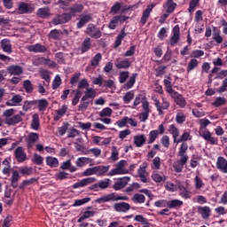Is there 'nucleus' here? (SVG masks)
I'll list each match as a JSON object with an SVG mask.
<instances>
[{"mask_svg":"<svg viewBox=\"0 0 227 227\" xmlns=\"http://www.w3.org/2000/svg\"><path fill=\"white\" fill-rule=\"evenodd\" d=\"M77 90H86L84 91V95L81 98L80 105L78 106V111L82 113L86 111L88 107H90V103L93 102L95 97H97V90L93 88H90V83L86 78L82 79L78 82V89Z\"/></svg>","mask_w":227,"mask_h":227,"instance_id":"nucleus-1","label":"nucleus"},{"mask_svg":"<svg viewBox=\"0 0 227 227\" xmlns=\"http://www.w3.org/2000/svg\"><path fill=\"white\" fill-rule=\"evenodd\" d=\"M187 144H182L180 150L178 152V156L181 157L179 160L176 161L173 164V168L176 171V173H182V169H184V166L187 164V160H189V156H187Z\"/></svg>","mask_w":227,"mask_h":227,"instance_id":"nucleus-2","label":"nucleus"},{"mask_svg":"<svg viewBox=\"0 0 227 227\" xmlns=\"http://www.w3.org/2000/svg\"><path fill=\"white\" fill-rule=\"evenodd\" d=\"M121 200L127 201L129 200V197L116 195V193L113 192L97 200L98 203H106L107 201H121Z\"/></svg>","mask_w":227,"mask_h":227,"instance_id":"nucleus-3","label":"nucleus"},{"mask_svg":"<svg viewBox=\"0 0 227 227\" xmlns=\"http://www.w3.org/2000/svg\"><path fill=\"white\" fill-rule=\"evenodd\" d=\"M85 35H88L90 38L98 39L102 36V32L100 31V28L97 27V26L89 24L85 29Z\"/></svg>","mask_w":227,"mask_h":227,"instance_id":"nucleus-4","label":"nucleus"},{"mask_svg":"<svg viewBox=\"0 0 227 227\" xmlns=\"http://www.w3.org/2000/svg\"><path fill=\"white\" fill-rule=\"evenodd\" d=\"M72 20V17L68 12H64L62 14H59L52 19V24L54 26H59V24H67Z\"/></svg>","mask_w":227,"mask_h":227,"instance_id":"nucleus-5","label":"nucleus"},{"mask_svg":"<svg viewBox=\"0 0 227 227\" xmlns=\"http://www.w3.org/2000/svg\"><path fill=\"white\" fill-rule=\"evenodd\" d=\"M200 136L205 139L209 145H217V138L212 137V133L207 129H202L200 131Z\"/></svg>","mask_w":227,"mask_h":227,"instance_id":"nucleus-6","label":"nucleus"},{"mask_svg":"<svg viewBox=\"0 0 227 227\" xmlns=\"http://www.w3.org/2000/svg\"><path fill=\"white\" fill-rule=\"evenodd\" d=\"M82 10H84V5L82 4H74L69 8L66 9V12L69 13L71 19L75 17L77 13H82Z\"/></svg>","mask_w":227,"mask_h":227,"instance_id":"nucleus-7","label":"nucleus"},{"mask_svg":"<svg viewBox=\"0 0 227 227\" xmlns=\"http://www.w3.org/2000/svg\"><path fill=\"white\" fill-rule=\"evenodd\" d=\"M27 50L29 52H35V54L47 52V47L41 43H35L27 46Z\"/></svg>","mask_w":227,"mask_h":227,"instance_id":"nucleus-8","label":"nucleus"},{"mask_svg":"<svg viewBox=\"0 0 227 227\" xmlns=\"http://www.w3.org/2000/svg\"><path fill=\"white\" fill-rule=\"evenodd\" d=\"M153 8H155V4L147 5L146 9L144 10L142 17L140 19V24H142V26H145L148 19H150V13H152Z\"/></svg>","mask_w":227,"mask_h":227,"instance_id":"nucleus-9","label":"nucleus"},{"mask_svg":"<svg viewBox=\"0 0 227 227\" xmlns=\"http://www.w3.org/2000/svg\"><path fill=\"white\" fill-rule=\"evenodd\" d=\"M180 41V27L176 25L173 28V35L170 37L169 44L173 47Z\"/></svg>","mask_w":227,"mask_h":227,"instance_id":"nucleus-10","label":"nucleus"},{"mask_svg":"<svg viewBox=\"0 0 227 227\" xmlns=\"http://www.w3.org/2000/svg\"><path fill=\"white\" fill-rule=\"evenodd\" d=\"M93 20V17H91V14H85L80 16V20L76 24L77 29H82V27H84L88 22H91Z\"/></svg>","mask_w":227,"mask_h":227,"instance_id":"nucleus-11","label":"nucleus"},{"mask_svg":"<svg viewBox=\"0 0 227 227\" xmlns=\"http://www.w3.org/2000/svg\"><path fill=\"white\" fill-rule=\"evenodd\" d=\"M14 155L19 162H26L27 160V154L24 153V148L20 146L16 148Z\"/></svg>","mask_w":227,"mask_h":227,"instance_id":"nucleus-12","label":"nucleus"},{"mask_svg":"<svg viewBox=\"0 0 227 227\" xmlns=\"http://www.w3.org/2000/svg\"><path fill=\"white\" fill-rule=\"evenodd\" d=\"M1 49L4 52L7 54H12L13 52V48H12V41L10 39H3L0 42Z\"/></svg>","mask_w":227,"mask_h":227,"instance_id":"nucleus-13","label":"nucleus"},{"mask_svg":"<svg viewBox=\"0 0 227 227\" xmlns=\"http://www.w3.org/2000/svg\"><path fill=\"white\" fill-rule=\"evenodd\" d=\"M129 182H130V177L129 176L121 178L119 182L114 183V191H121V189H124L128 185Z\"/></svg>","mask_w":227,"mask_h":227,"instance_id":"nucleus-14","label":"nucleus"},{"mask_svg":"<svg viewBox=\"0 0 227 227\" xmlns=\"http://www.w3.org/2000/svg\"><path fill=\"white\" fill-rule=\"evenodd\" d=\"M94 182H97V178L87 177L82 179L81 182L74 184L73 185V189H79V187H86V185H90V184H94Z\"/></svg>","mask_w":227,"mask_h":227,"instance_id":"nucleus-15","label":"nucleus"},{"mask_svg":"<svg viewBox=\"0 0 227 227\" xmlns=\"http://www.w3.org/2000/svg\"><path fill=\"white\" fill-rule=\"evenodd\" d=\"M216 168L222 173H227V160L223 156H219L216 160Z\"/></svg>","mask_w":227,"mask_h":227,"instance_id":"nucleus-16","label":"nucleus"},{"mask_svg":"<svg viewBox=\"0 0 227 227\" xmlns=\"http://www.w3.org/2000/svg\"><path fill=\"white\" fill-rule=\"evenodd\" d=\"M115 212H129L130 210V204L127 202H119L114 205Z\"/></svg>","mask_w":227,"mask_h":227,"instance_id":"nucleus-17","label":"nucleus"},{"mask_svg":"<svg viewBox=\"0 0 227 227\" xmlns=\"http://www.w3.org/2000/svg\"><path fill=\"white\" fill-rule=\"evenodd\" d=\"M172 97L176 106H179L181 108L185 107L187 103L185 102V98H184L181 94H178V92H173Z\"/></svg>","mask_w":227,"mask_h":227,"instance_id":"nucleus-18","label":"nucleus"},{"mask_svg":"<svg viewBox=\"0 0 227 227\" xmlns=\"http://www.w3.org/2000/svg\"><path fill=\"white\" fill-rule=\"evenodd\" d=\"M39 136L37 133L32 132L28 135V137L27 138L26 142L27 144V148L31 149L33 146H35V144L36 141H38Z\"/></svg>","mask_w":227,"mask_h":227,"instance_id":"nucleus-19","label":"nucleus"},{"mask_svg":"<svg viewBox=\"0 0 227 227\" xmlns=\"http://www.w3.org/2000/svg\"><path fill=\"white\" fill-rule=\"evenodd\" d=\"M75 164L77 168H82L83 166H86V164L93 166V159L88 157H81L76 160Z\"/></svg>","mask_w":227,"mask_h":227,"instance_id":"nucleus-20","label":"nucleus"},{"mask_svg":"<svg viewBox=\"0 0 227 227\" xmlns=\"http://www.w3.org/2000/svg\"><path fill=\"white\" fill-rule=\"evenodd\" d=\"M197 212L201 215L202 219H208V217H210L211 210L207 206H205V207L199 206L197 207Z\"/></svg>","mask_w":227,"mask_h":227,"instance_id":"nucleus-21","label":"nucleus"},{"mask_svg":"<svg viewBox=\"0 0 227 227\" xmlns=\"http://www.w3.org/2000/svg\"><path fill=\"white\" fill-rule=\"evenodd\" d=\"M7 72L10 75H20L24 72L20 66H10L7 67Z\"/></svg>","mask_w":227,"mask_h":227,"instance_id":"nucleus-22","label":"nucleus"},{"mask_svg":"<svg viewBox=\"0 0 227 227\" xmlns=\"http://www.w3.org/2000/svg\"><path fill=\"white\" fill-rule=\"evenodd\" d=\"M19 180H20V175L19 171L13 170L12 176L11 177V185L13 189H17L19 187Z\"/></svg>","mask_w":227,"mask_h":227,"instance_id":"nucleus-23","label":"nucleus"},{"mask_svg":"<svg viewBox=\"0 0 227 227\" xmlns=\"http://www.w3.org/2000/svg\"><path fill=\"white\" fill-rule=\"evenodd\" d=\"M36 15L40 17V19H48V17H51V9H49V7L40 8L37 10Z\"/></svg>","mask_w":227,"mask_h":227,"instance_id":"nucleus-24","label":"nucleus"},{"mask_svg":"<svg viewBox=\"0 0 227 227\" xmlns=\"http://www.w3.org/2000/svg\"><path fill=\"white\" fill-rule=\"evenodd\" d=\"M145 143L146 137L145 135H137L134 137V145H136L137 148H141V146H143V145Z\"/></svg>","mask_w":227,"mask_h":227,"instance_id":"nucleus-25","label":"nucleus"},{"mask_svg":"<svg viewBox=\"0 0 227 227\" xmlns=\"http://www.w3.org/2000/svg\"><path fill=\"white\" fill-rule=\"evenodd\" d=\"M22 121V117L20 115H12L11 118L5 119L6 125H17Z\"/></svg>","mask_w":227,"mask_h":227,"instance_id":"nucleus-26","label":"nucleus"},{"mask_svg":"<svg viewBox=\"0 0 227 227\" xmlns=\"http://www.w3.org/2000/svg\"><path fill=\"white\" fill-rule=\"evenodd\" d=\"M90 49H91V38L87 37L82 43V54H84V52H88Z\"/></svg>","mask_w":227,"mask_h":227,"instance_id":"nucleus-27","label":"nucleus"},{"mask_svg":"<svg viewBox=\"0 0 227 227\" xmlns=\"http://www.w3.org/2000/svg\"><path fill=\"white\" fill-rule=\"evenodd\" d=\"M67 111H68V106H67V105L62 106V107L57 111V115L54 116V121H59V119L67 114Z\"/></svg>","mask_w":227,"mask_h":227,"instance_id":"nucleus-28","label":"nucleus"},{"mask_svg":"<svg viewBox=\"0 0 227 227\" xmlns=\"http://www.w3.org/2000/svg\"><path fill=\"white\" fill-rule=\"evenodd\" d=\"M100 61H102V54L97 53L90 60L91 68L95 69L97 67H98L100 65Z\"/></svg>","mask_w":227,"mask_h":227,"instance_id":"nucleus-29","label":"nucleus"},{"mask_svg":"<svg viewBox=\"0 0 227 227\" xmlns=\"http://www.w3.org/2000/svg\"><path fill=\"white\" fill-rule=\"evenodd\" d=\"M31 129L33 130H38L40 129V116L38 114H35L32 117Z\"/></svg>","mask_w":227,"mask_h":227,"instance_id":"nucleus-30","label":"nucleus"},{"mask_svg":"<svg viewBox=\"0 0 227 227\" xmlns=\"http://www.w3.org/2000/svg\"><path fill=\"white\" fill-rule=\"evenodd\" d=\"M46 164L50 166V168H58L59 166V160L52 156H48L46 157Z\"/></svg>","mask_w":227,"mask_h":227,"instance_id":"nucleus-31","label":"nucleus"},{"mask_svg":"<svg viewBox=\"0 0 227 227\" xmlns=\"http://www.w3.org/2000/svg\"><path fill=\"white\" fill-rule=\"evenodd\" d=\"M110 166H97L96 175L97 176H104L107 171H109Z\"/></svg>","mask_w":227,"mask_h":227,"instance_id":"nucleus-32","label":"nucleus"},{"mask_svg":"<svg viewBox=\"0 0 227 227\" xmlns=\"http://www.w3.org/2000/svg\"><path fill=\"white\" fill-rule=\"evenodd\" d=\"M168 132L172 134L173 138H174V143H176V137L180 136V131L178 130V128L175 124H172L169 126Z\"/></svg>","mask_w":227,"mask_h":227,"instance_id":"nucleus-33","label":"nucleus"},{"mask_svg":"<svg viewBox=\"0 0 227 227\" xmlns=\"http://www.w3.org/2000/svg\"><path fill=\"white\" fill-rule=\"evenodd\" d=\"M20 102H22V96L14 95L6 104L7 106H17L18 104H20Z\"/></svg>","mask_w":227,"mask_h":227,"instance_id":"nucleus-34","label":"nucleus"},{"mask_svg":"<svg viewBox=\"0 0 227 227\" xmlns=\"http://www.w3.org/2000/svg\"><path fill=\"white\" fill-rule=\"evenodd\" d=\"M20 13H31L33 12V8L29 7V4L21 3L19 6Z\"/></svg>","mask_w":227,"mask_h":227,"instance_id":"nucleus-35","label":"nucleus"},{"mask_svg":"<svg viewBox=\"0 0 227 227\" xmlns=\"http://www.w3.org/2000/svg\"><path fill=\"white\" fill-rule=\"evenodd\" d=\"M127 36V34L125 33V28H123L120 35L116 37L114 47L118 48L121 45V40H123L124 37Z\"/></svg>","mask_w":227,"mask_h":227,"instance_id":"nucleus-36","label":"nucleus"},{"mask_svg":"<svg viewBox=\"0 0 227 227\" xmlns=\"http://www.w3.org/2000/svg\"><path fill=\"white\" fill-rule=\"evenodd\" d=\"M184 205V202L179 200H173L171 201L167 202V207L169 208H176L178 207H182Z\"/></svg>","mask_w":227,"mask_h":227,"instance_id":"nucleus-37","label":"nucleus"},{"mask_svg":"<svg viewBox=\"0 0 227 227\" xmlns=\"http://www.w3.org/2000/svg\"><path fill=\"white\" fill-rule=\"evenodd\" d=\"M137 77V74H133L129 80L124 84V88H126V90H130V88H132V86H134V84H136V78Z\"/></svg>","mask_w":227,"mask_h":227,"instance_id":"nucleus-38","label":"nucleus"},{"mask_svg":"<svg viewBox=\"0 0 227 227\" xmlns=\"http://www.w3.org/2000/svg\"><path fill=\"white\" fill-rule=\"evenodd\" d=\"M137 77V74H133L129 80L124 84V88H126V90H130V88H132V86H134V84H136V78Z\"/></svg>","mask_w":227,"mask_h":227,"instance_id":"nucleus-39","label":"nucleus"},{"mask_svg":"<svg viewBox=\"0 0 227 227\" xmlns=\"http://www.w3.org/2000/svg\"><path fill=\"white\" fill-rule=\"evenodd\" d=\"M73 93H75V94L72 100V104L73 106H76L77 104H79V100H81V97H82V91H81V90H73Z\"/></svg>","mask_w":227,"mask_h":227,"instance_id":"nucleus-40","label":"nucleus"},{"mask_svg":"<svg viewBox=\"0 0 227 227\" xmlns=\"http://www.w3.org/2000/svg\"><path fill=\"white\" fill-rule=\"evenodd\" d=\"M138 176L141 178V182H144V184L148 182V179H146V168L140 167L138 169Z\"/></svg>","mask_w":227,"mask_h":227,"instance_id":"nucleus-41","label":"nucleus"},{"mask_svg":"<svg viewBox=\"0 0 227 227\" xmlns=\"http://www.w3.org/2000/svg\"><path fill=\"white\" fill-rule=\"evenodd\" d=\"M159 137V130H152L149 133V140L147 141L148 145H152V143H155V139Z\"/></svg>","mask_w":227,"mask_h":227,"instance_id":"nucleus-42","label":"nucleus"},{"mask_svg":"<svg viewBox=\"0 0 227 227\" xmlns=\"http://www.w3.org/2000/svg\"><path fill=\"white\" fill-rule=\"evenodd\" d=\"M178 189L180 191V195L182 196V198H184V200L191 198V196L189 195V191H187V188H185L184 184H178Z\"/></svg>","mask_w":227,"mask_h":227,"instance_id":"nucleus-43","label":"nucleus"},{"mask_svg":"<svg viewBox=\"0 0 227 227\" xmlns=\"http://www.w3.org/2000/svg\"><path fill=\"white\" fill-rule=\"evenodd\" d=\"M167 13H173L176 8V4L173 0H168L166 3Z\"/></svg>","mask_w":227,"mask_h":227,"instance_id":"nucleus-44","label":"nucleus"},{"mask_svg":"<svg viewBox=\"0 0 227 227\" xmlns=\"http://www.w3.org/2000/svg\"><path fill=\"white\" fill-rule=\"evenodd\" d=\"M23 88L27 93H33V83L29 80L23 82Z\"/></svg>","mask_w":227,"mask_h":227,"instance_id":"nucleus-45","label":"nucleus"},{"mask_svg":"<svg viewBox=\"0 0 227 227\" xmlns=\"http://www.w3.org/2000/svg\"><path fill=\"white\" fill-rule=\"evenodd\" d=\"M116 68H129L130 67V61L129 60H121L115 64Z\"/></svg>","mask_w":227,"mask_h":227,"instance_id":"nucleus-46","label":"nucleus"},{"mask_svg":"<svg viewBox=\"0 0 227 227\" xmlns=\"http://www.w3.org/2000/svg\"><path fill=\"white\" fill-rule=\"evenodd\" d=\"M186 118H187V115H185V114L179 112L176 115V121L179 125H182V123L185 121Z\"/></svg>","mask_w":227,"mask_h":227,"instance_id":"nucleus-47","label":"nucleus"},{"mask_svg":"<svg viewBox=\"0 0 227 227\" xmlns=\"http://www.w3.org/2000/svg\"><path fill=\"white\" fill-rule=\"evenodd\" d=\"M48 36L52 40H59V37L61 36V30L53 29L50 32Z\"/></svg>","mask_w":227,"mask_h":227,"instance_id":"nucleus-48","label":"nucleus"},{"mask_svg":"<svg viewBox=\"0 0 227 227\" xmlns=\"http://www.w3.org/2000/svg\"><path fill=\"white\" fill-rule=\"evenodd\" d=\"M125 164H127V161L125 160H121L115 165V168L117 169H120V171H121L124 175H127V173H129V171H127L125 168H125Z\"/></svg>","mask_w":227,"mask_h":227,"instance_id":"nucleus-49","label":"nucleus"},{"mask_svg":"<svg viewBox=\"0 0 227 227\" xmlns=\"http://www.w3.org/2000/svg\"><path fill=\"white\" fill-rule=\"evenodd\" d=\"M145 200L146 199L145 198V195L140 193L134 194L132 198V200L134 201V203H145Z\"/></svg>","mask_w":227,"mask_h":227,"instance_id":"nucleus-50","label":"nucleus"},{"mask_svg":"<svg viewBox=\"0 0 227 227\" xmlns=\"http://www.w3.org/2000/svg\"><path fill=\"white\" fill-rule=\"evenodd\" d=\"M20 173H21V175H23V176L33 175V168L21 167V168H20Z\"/></svg>","mask_w":227,"mask_h":227,"instance_id":"nucleus-51","label":"nucleus"},{"mask_svg":"<svg viewBox=\"0 0 227 227\" xmlns=\"http://www.w3.org/2000/svg\"><path fill=\"white\" fill-rule=\"evenodd\" d=\"M49 107V102L47 99H40L38 101V109L39 111H45Z\"/></svg>","mask_w":227,"mask_h":227,"instance_id":"nucleus-52","label":"nucleus"},{"mask_svg":"<svg viewBox=\"0 0 227 227\" xmlns=\"http://www.w3.org/2000/svg\"><path fill=\"white\" fill-rule=\"evenodd\" d=\"M95 215V212L92 211H85L83 215L78 219V223H82L85 219H90V217H93Z\"/></svg>","mask_w":227,"mask_h":227,"instance_id":"nucleus-53","label":"nucleus"},{"mask_svg":"<svg viewBox=\"0 0 227 227\" xmlns=\"http://www.w3.org/2000/svg\"><path fill=\"white\" fill-rule=\"evenodd\" d=\"M224 104H226V98L221 97L216 98L213 102V106L215 107H221V106H224Z\"/></svg>","mask_w":227,"mask_h":227,"instance_id":"nucleus-54","label":"nucleus"},{"mask_svg":"<svg viewBox=\"0 0 227 227\" xmlns=\"http://www.w3.org/2000/svg\"><path fill=\"white\" fill-rule=\"evenodd\" d=\"M110 184H111V179L109 178H106L105 180H100L98 183L99 189H102V190L107 189Z\"/></svg>","mask_w":227,"mask_h":227,"instance_id":"nucleus-55","label":"nucleus"},{"mask_svg":"<svg viewBox=\"0 0 227 227\" xmlns=\"http://www.w3.org/2000/svg\"><path fill=\"white\" fill-rule=\"evenodd\" d=\"M198 65H199V62L196 59H191L187 66V72H191L192 70H194V68H196Z\"/></svg>","mask_w":227,"mask_h":227,"instance_id":"nucleus-56","label":"nucleus"},{"mask_svg":"<svg viewBox=\"0 0 227 227\" xmlns=\"http://www.w3.org/2000/svg\"><path fill=\"white\" fill-rule=\"evenodd\" d=\"M70 124L68 122H64L63 126L58 128V132L60 136H65L67 134V130H68V127Z\"/></svg>","mask_w":227,"mask_h":227,"instance_id":"nucleus-57","label":"nucleus"},{"mask_svg":"<svg viewBox=\"0 0 227 227\" xmlns=\"http://www.w3.org/2000/svg\"><path fill=\"white\" fill-rule=\"evenodd\" d=\"M121 9V4H120L119 2H116L110 10V13H113V15H116V13H118V12H120V10Z\"/></svg>","mask_w":227,"mask_h":227,"instance_id":"nucleus-58","label":"nucleus"},{"mask_svg":"<svg viewBox=\"0 0 227 227\" xmlns=\"http://www.w3.org/2000/svg\"><path fill=\"white\" fill-rule=\"evenodd\" d=\"M33 162L37 166H41V164H43V157L40 156V154L35 153Z\"/></svg>","mask_w":227,"mask_h":227,"instance_id":"nucleus-59","label":"nucleus"},{"mask_svg":"<svg viewBox=\"0 0 227 227\" xmlns=\"http://www.w3.org/2000/svg\"><path fill=\"white\" fill-rule=\"evenodd\" d=\"M129 79V71H122L120 73L119 81L121 84H123Z\"/></svg>","mask_w":227,"mask_h":227,"instance_id":"nucleus-60","label":"nucleus"},{"mask_svg":"<svg viewBox=\"0 0 227 227\" xmlns=\"http://www.w3.org/2000/svg\"><path fill=\"white\" fill-rule=\"evenodd\" d=\"M59 86H61V77H59V75H57L52 82V90H58Z\"/></svg>","mask_w":227,"mask_h":227,"instance_id":"nucleus-61","label":"nucleus"},{"mask_svg":"<svg viewBox=\"0 0 227 227\" xmlns=\"http://www.w3.org/2000/svg\"><path fill=\"white\" fill-rule=\"evenodd\" d=\"M205 51L201 50H194L191 52L190 58H201V56H204Z\"/></svg>","mask_w":227,"mask_h":227,"instance_id":"nucleus-62","label":"nucleus"},{"mask_svg":"<svg viewBox=\"0 0 227 227\" xmlns=\"http://www.w3.org/2000/svg\"><path fill=\"white\" fill-rule=\"evenodd\" d=\"M113 114V110L109 107H106L105 109H103L100 113H99V116L101 118H104L105 116H111Z\"/></svg>","mask_w":227,"mask_h":227,"instance_id":"nucleus-63","label":"nucleus"},{"mask_svg":"<svg viewBox=\"0 0 227 227\" xmlns=\"http://www.w3.org/2000/svg\"><path fill=\"white\" fill-rule=\"evenodd\" d=\"M160 143L164 148H169V137L168 135L163 136L160 139Z\"/></svg>","mask_w":227,"mask_h":227,"instance_id":"nucleus-64","label":"nucleus"}]
</instances>
